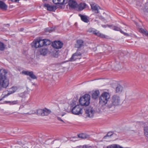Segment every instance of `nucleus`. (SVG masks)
Listing matches in <instances>:
<instances>
[{
  "label": "nucleus",
  "mask_w": 148,
  "mask_h": 148,
  "mask_svg": "<svg viewBox=\"0 0 148 148\" xmlns=\"http://www.w3.org/2000/svg\"><path fill=\"white\" fill-rule=\"evenodd\" d=\"M68 4L69 8L72 9H75L77 7L78 4L77 3L73 0H70L69 1Z\"/></svg>",
  "instance_id": "ddd939ff"
},
{
  "label": "nucleus",
  "mask_w": 148,
  "mask_h": 148,
  "mask_svg": "<svg viewBox=\"0 0 148 148\" xmlns=\"http://www.w3.org/2000/svg\"><path fill=\"white\" fill-rule=\"evenodd\" d=\"M119 31H120V32L121 33H122V34H124V32L123 31H122L121 29H120V30H119Z\"/></svg>",
  "instance_id": "a19ab883"
},
{
  "label": "nucleus",
  "mask_w": 148,
  "mask_h": 148,
  "mask_svg": "<svg viewBox=\"0 0 148 148\" xmlns=\"http://www.w3.org/2000/svg\"><path fill=\"white\" fill-rule=\"evenodd\" d=\"M19 0H11V1L15 3H19Z\"/></svg>",
  "instance_id": "e433bc0d"
},
{
  "label": "nucleus",
  "mask_w": 148,
  "mask_h": 148,
  "mask_svg": "<svg viewBox=\"0 0 148 148\" xmlns=\"http://www.w3.org/2000/svg\"><path fill=\"white\" fill-rule=\"evenodd\" d=\"M90 95L86 94L80 98L79 102L82 106H88L90 103Z\"/></svg>",
  "instance_id": "20e7f679"
},
{
  "label": "nucleus",
  "mask_w": 148,
  "mask_h": 148,
  "mask_svg": "<svg viewBox=\"0 0 148 148\" xmlns=\"http://www.w3.org/2000/svg\"><path fill=\"white\" fill-rule=\"evenodd\" d=\"M139 32L148 37V32L146 29L141 28L139 30Z\"/></svg>",
  "instance_id": "393cba45"
},
{
  "label": "nucleus",
  "mask_w": 148,
  "mask_h": 148,
  "mask_svg": "<svg viewBox=\"0 0 148 148\" xmlns=\"http://www.w3.org/2000/svg\"><path fill=\"white\" fill-rule=\"evenodd\" d=\"M112 135H113V133L112 132H109L107 133V135L106 136H105L103 137V140L106 139L107 137L110 136H112Z\"/></svg>",
  "instance_id": "cd10ccee"
},
{
  "label": "nucleus",
  "mask_w": 148,
  "mask_h": 148,
  "mask_svg": "<svg viewBox=\"0 0 148 148\" xmlns=\"http://www.w3.org/2000/svg\"><path fill=\"white\" fill-rule=\"evenodd\" d=\"M57 119L58 120L61 121L63 122H64V121L60 118L59 117H57Z\"/></svg>",
  "instance_id": "c9c22d12"
},
{
  "label": "nucleus",
  "mask_w": 148,
  "mask_h": 148,
  "mask_svg": "<svg viewBox=\"0 0 148 148\" xmlns=\"http://www.w3.org/2000/svg\"><path fill=\"white\" fill-rule=\"evenodd\" d=\"M65 0H53V2L54 4H56L63 5L66 3V2H65Z\"/></svg>",
  "instance_id": "f3484780"
},
{
  "label": "nucleus",
  "mask_w": 148,
  "mask_h": 148,
  "mask_svg": "<svg viewBox=\"0 0 148 148\" xmlns=\"http://www.w3.org/2000/svg\"><path fill=\"white\" fill-rule=\"evenodd\" d=\"M123 34H124L126 36H129V34L127 33H125V32H124Z\"/></svg>",
  "instance_id": "ea45409f"
},
{
  "label": "nucleus",
  "mask_w": 148,
  "mask_h": 148,
  "mask_svg": "<svg viewBox=\"0 0 148 148\" xmlns=\"http://www.w3.org/2000/svg\"><path fill=\"white\" fill-rule=\"evenodd\" d=\"M78 136L79 138L82 139L86 138L88 137V136L86 134H82L78 135Z\"/></svg>",
  "instance_id": "a878e982"
},
{
  "label": "nucleus",
  "mask_w": 148,
  "mask_h": 148,
  "mask_svg": "<svg viewBox=\"0 0 148 148\" xmlns=\"http://www.w3.org/2000/svg\"><path fill=\"white\" fill-rule=\"evenodd\" d=\"M121 148H123V147H121Z\"/></svg>",
  "instance_id": "49530a36"
},
{
  "label": "nucleus",
  "mask_w": 148,
  "mask_h": 148,
  "mask_svg": "<svg viewBox=\"0 0 148 148\" xmlns=\"http://www.w3.org/2000/svg\"><path fill=\"white\" fill-rule=\"evenodd\" d=\"M18 100H15L12 101L11 102V105H14L17 104L18 103Z\"/></svg>",
  "instance_id": "2f4dec72"
},
{
  "label": "nucleus",
  "mask_w": 148,
  "mask_h": 148,
  "mask_svg": "<svg viewBox=\"0 0 148 148\" xmlns=\"http://www.w3.org/2000/svg\"><path fill=\"white\" fill-rule=\"evenodd\" d=\"M91 9L93 11L96 13H99V10L101 8L99 6L97 5L92 4L91 5Z\"/></svg>",
  "instance_id": "2eb2a0df"
},
{
  "label": "nucleus",
  "mask_w": 148,
  "mask_h": 148,
  "mask_svg": "<svg viewBox=\"0 0 148 148\" xmlns=\"http://www.w3.org/2000/svg\"><path fill=\"white\" fill-rule=\"evenodd\" d=\"M23 29H23V28H21V29H20V31H23Z\"/></svg>",
  "instance_id": "79ce46f5"
},
{
  "label": "nucleus",
  "mask_w": 148,
  "mask_h": 148,
  "mask_svg": "<svg viewBox=\"0 0 148 148\" xmlns=\"http://www.w3.org/2000/svg\"><path fill=\"white\" fill-rule=\"evenodd\" d=\"M110 96L109 93L106 92L103 93L99 98V103L102 106L105 105L108 103Z\"/></svg>",
  "instance_id": "7ed1b4c3"
},
{
  "label": "nucleus",
  "mask_w": 148,
  "mask_h": 148,
  "mask_svg": "<svg viewBox=\"0 0 148 148\" xmlns=\"http://www.w3.org/2000/svg\"><path fill=\"white\" fill-rule=\"evenodd\" d=\"M22 73L25 75H29L31 78L33 79L37 78L36 77L34 74L33 71H22Z\"/></svg>",
  "instance_id": "f8f14e48"
},
{
  "label": "nucleus",
  "mask_w": 148,
  "mask_h": 148,
  "mask_svg": "<svg viewBox=\"0 0 148 148\" xmlns=\"http://www.w3.org/2000/svg\"><path fill=\"white\" fill-rule=\"evenodd\" d=\"M87 32L90 33H92L95 35L100 37L101 38H105V36L99 32L95 29L90 28L87 30Z\"/></svg>",
  "instance_id": "6e6552de"
},
{
  "label": "nucleus",
  "mask_w": 148,
  "mask_h": 148,
  "mask_svg": "<svg viewBox=\"0 0 148 148\" xmlns=\"http://www.w3.org/2000/svg\"><path fill=\"white\" fill-rule=\"evenodd\" d=\"M44 7H47V10L49 11H53L56 9L55 6H51L49 4H45L44 5Z\"/></svg>",
  "instance_id": "a211bd4d"
},
{
  "label": "nucleus",
  "mask_w": 148,
  "mask_h": 148,
  "mask_svg": "<svg viewBox=\"0 0 148 148\" xmlns=\"http://www.w3.org/2000/svg\"><path fill=\"white\" fill-rule=\"evenodd\" d=\"M12 93V92H11V93H9V92L7 94L5 95L3 97H6L8 96V95H10V94Z\"/></svg>",
  "instance_id": "4c0bfd02"
},
{
  "label": "nucleus",
  "mask_w": 148,
  "mask_h": 148,
  "mask_svg": "<svg viewBox=\"0 0 148 148\" xmlns=\"http://www.w3.org/2000/svg\"><path fill=\"white\" fill-rule=\"evenodd\" d=\"M11 101H5V103H9L10 104V105H11Z\"/></svg>",
  "instance_id": "58836bf2"
},
{
  "label": "nucleus",
  "mask_w": 148,
  "mask_h": 148,
  "mask_svg": "<svg viewBox=\"0 0 148 148\" xmlns=\"http://www.w3.org/2000/svg\"><path fill=\"white\" fill-rule=\"evenodd\" d=\"M51 112V110L46 108L44 109H39L37 110V114L41 116H47Z\"/></svg>",
  "instance_id": "39448f33"
},
{
  "label": "nucleus",
  "mask_w": 148,
  "mask_h": 148,
  "mask_svg": "<svg viewBox=\"0 0 148 148\" xmlns=\"http://www.w3.org/2000/svg\"><path fill=\"white\" fill-rule=\"evenodd\" d=\"M7 25L9 26V24H7Z\"/></svg>",
  "instance_id": "a18cd8bd"
},
{
  "label": "nucleus",
  "mask_w": 148,
  "mask_h": 148,
  "mask_svg": "<svg viewBox=\"0 0 148 148\" xmlns=\"http://www.w3.org/2000/svg\"><path fill=\"white\" fill-rule=\"evenodd\" d=\"M48 52V50L46 48H42L40 49V54L43 56H45Z\"/></svg>",
  "instance_id": "aec40b11"
},
{
  "label": "nucleus",
  "mask_w": 148,
  "mask_h": 148,
  "mask_svg": "<svg viewBox=\"0 0 148 148\" xmlns=\"http://www.w3.org/2000/svg\"><path fill=\"white\" fill-rule=\"evenodd\" d=\"M63 45L62 42L60 41H55L52 43V46L55 48H61Z\"/></svg>",
  "instance_id": "9d476101"
},
{
  "label": "nucleus",
  "mask_w": 148,
  "mask_h": 148,
  "mask_svg": "<svg viewBox=\"0 0 148 148\" xmlns=\"http://www.w3.org/2000/svg\"><path fill=\"white\" fill-rule=\"evenodd\" d=\"M123 87L120 85H117L116 88V92H121L123 90Z\"/></svg>",
  "instance_id": "b1692460"
},
{
  "label": "nucleus",
  "mask_w": 148,
  "mask_h": 148,
  "mask_svg": "<svg viewBox=\"0 0 148 148\" xmlns=\"http://www.w3.org/2000/svg\"><path fill=\"white\" fill-rule=\"evenodd\" d=\"M7 5L3 1H0V8L2 10H6Z\"/></svg>",
  "instance_id": "412c9836"
},
{
  "label": "nucleus",
  "mask_w": 148,
  "mask_h": 148,
  "mask_svg": "<svg viewBox=\"0 0 148 148\" xmlns=\"http://www.w3.org/2000/svg\"><path fill=\"white\" fill-rule=\"evenodd\" d=\"M38 44L41 47L44 46L49 45L51 43V41L47 39H38Z\"/></svg>",
  "instance_id": "0eeeda50"
},
{
  "label": "nucleus",
  "mask_w": 148,
  "mask_h": 148,
  "mask_svg": "<svg viewBox=\"0 0 148 148\" xmlns=\"http://www.w3.org/2000/svg\"><path fill=\"white\" fill-rule=\"evenodd\" d=\"M136 6L139 9H142L141 8V7L142 6V4L140 3L139 2H137L136 3Z\"/></svg>",
  "instance_id": "c756f323"
},
{
  "label": "nucleus",
  "mask_w": 148,
  "mask_h": 148,
  "mask_svg": "<svg viewBox=\"0 0 148 148\" xmlns=\"http://www.w3.org/2000/svg\"><path fill=\"white\" fill-rule=\"evenodd\" d=\"M144 132L145 135L147 137H148V126H145Z\"/></svg>",
  "instance_id": "bb28decb"
},
{
  "label": "nucleus",
  "mask_w": 148,
  "mask_h": 148,
  "mask_svg": "<svg viewBox=\"0 0 148 148\" xmlns=\"http://www.w3.org/2000/svg\"><path fill=\"white\" fill-rule=\"evenodd\" d=\"M86 6V5L84 3H81L79 5H78L77 7L78 10L79 11H81L85 8Z\"/></svg>",
  "instance_id": "6ab92c4d"
},
{
  "label": "nucleus",
  "mask_w": 148,
  "mask_h": 148,
  "mask_svg": "<svg viewBox=\"0 0 148 148\" xmlns=\"http://www.w3.org/2000/svg\"><path fill=\"white\" fill-rule=\"evenodd\" d=\"M12 89V90H13V91L12 92V93H14L17 90V88L16 87H13Z\"/></svg>",
  "instance_id": "72a5a7b5"
},
{
  "label": "nucleus",
  "mask_w": 148,
  "mask_h": 148,
  "mask_svg": "<svg viewBox=\"0 0 148 148\" xmlns=\"http://www.w3.org/2000/svg\"><path fill=\"white\" fill-rule=\"evenodd\" d=\"M81 55V53L77 50V51L72 55L71 58L70 59L69 61H74L78 58V57L79 56H80Z\"/></svg>",
  "instance_id": "9b49d317"
},
{
  "label": "nucleus",
  "mask_w": 148,
  "mask_h": 148,
  "mask_svg": "<svg viewBox=\"0 0 148 148\" xmlns=\"http://www.w3.org/2000/svg\"><path fill=\"white\" fill-rule=\"evenodd\" d=\"M120 103V98L118 95H113L111 99V103L110 104H107L106 105L108 108H111L112 106H117L119 105Z\"/></svg>",
  "instance_id": "f03ea898"
},
{
  "label": "nucleus",
  "mask_w": 148,
  "mask_h": 148,
  "mask_svg": "<svg viewBox=\"0 0 148 148\" xmlns=\"http://www.w3.org/2000/svg\"><path fill=\"white\" fill-rule=\"evenodd\" d=\"M108 26L109 27H112V25H108Z\"/></svg>",
  "instance_id": "37998d69"
},
{
  "label": "nucleus",
  "mask_w": 148,
  "mask_h": 148,
  "mask_svg": "<svg viewBox=\"0 0 148 148\" xmlns=\"http://www.w3.org/2000/svg\"><path fill=\"white\" fill-rule=\"evenodd\" d=\"M53 56L57 58L58 57V53L56 52L55 53H53Z\"/></svg>",
  "instance_id": "f704fd0d"
},
{
  "label": "nucleus",
  "mask_w": 148,
  "mask_h": 148,
  "mask_svg": "<svg viewBox=\"0 0 148 148\" xmlns=\"http://www.w3.org/2000/svg\"><path fill=\"white\" fill-rule=\"evenodd\" d=\"M72 113L75 115L82 114V108L79 105L75 106L71 109Z\"/></svg>",
  "instance_id": "423d86ee"
},
{
  "label": "nucleus",
  "mask_w": 148,
  "mask_h": 148,
  "mask_svg": "<svg viewBox=\"0 0 148 148\" xmlns=\"http://www.w3.org/2000/svg\"><path fill=\"white\" fill-rule=\"evenodd\" d=\"M7 72L5 69L0 70V89L1 87L6 88L8 85V80L5 77Z\"/></svg>",
  "instance_id": "f257e3e1"
},
{
  "label": "nucleus",
  "mask_w": 148,
  "mask_h": 148,
  "mask_svg": "<svg viewBox=\"0 0 148 148\" xmlns=\"http://www.w3.org/2000/svg\"><path fill=\"white\" fill-rule=\"evenodd\" d=\"M99 90H97L94 92L92 94V98L94 99H96L99 95Z\"/></svg>",
  "instance_id": "4be33fe9"
},
{
  "label": "nucleus",
  "mask_w": 148,
  "mask_h": 148,
  "mask_svg": "<svg viewBox=\"0 0 148 148\" xmlns=\"http://www.w3.org/2000/svg\"><path fill=\"white\" fill-rule=\"evenodd\" d=\"M84 41L82 40H77L75 44V47L79 49L83 46Z\"/></svg>",
  "instance_id": "4468645a"
},
{
  "label": "nucleus",
  "mask_w": 148,
  "mask_h": 148,
  "mask_svg": "<svg viewBox=\"0 0 148 148\" xmlns=\"http://www.w3.org/2000/svg\"><path fill=\"white\" fill-rule=\"evenodd\" d=\"M79 16L80 17L81 20L83 22L86 23H88L89 22V17L87 16L82 15L81 14H79Z\"/></svg>",
  "instance_id": "dca6fc26"
},
{
  "label": "nucleus",
  "mask_w": 148,
  "mask_h": 148,
  "mask_svg": "<svg viewBox=\"0 0 148 148\" xmlns=\"http://www.w3.org/2000/svg\"><path fill=\"white\" fill-rule=\"evenodd\" d=\"M112 29L116 31H119L120 30V28L116 26H114L112 28Z\"/></svg>",
  "instance_id": "7c9ffc66"
},
{
  "label": "nucleus",
  "mask_w": 148,
  "mask_h": 148,
  "mask_svg": "<svg viewBox=\"0 0 148 148\" xmlns=\"http://www.w3.org/2000/svg\"><path fill=\"white\" fill-rule=\"evenodd\" d=\"M5 48V47L4 44L0 41V50L3 51Z\"/></svg>",
  "instance_id": "c85d7f7f"
},
{
  "label": "nucleus",
  "mask_w": 148,
  "mask_h": 148,
  "mask_svg": "<svg viewBox=\"0 0 148 148\" xmlns=\"http://www.w3.org/2000/svg\"><path fill=\"white\" fill-rule=\"evenodd\" d=\"M80 148H92V147L87 145H84L82 147L81 146Z\"/></svg>",
  "instance_id": "473e14b6"
},
{
  "label": "nucleus",
  "mask_w": 148,
  "mask_h": 148,
  "mask_svg": "<svg viewBox=\"0 0 148 148\" xmlns=\"http://www.w3.org/2000/svg\"><path fill=\"white\" fill-rule=\"evenodd\" d=\"M37 43H38V39L34 40L33 41L32 43V45L34 46L36 48L40 47V45H38Z\"/></svg>",
  "instance_id": "5701e85b"
},
{
  "label": "nucleus",
  "mask_w": 148,
  "mask_h": 148,
  "mask_svg": "<svg viewBox=\"0 0 148 148\" xmlns=\"http://www.w3.org/2000/svg\"><path fill=\"white\" fill-rule=\"evenodd\" d=\"M65 113H64V114H62L61 115V116H64V115H65Z\"/></svg>",
  "instance_id": "c03bdc74"
},
{
  "label": "nucleus",
  "mask_w": 148,
  "mask_h": 148,
  "mask_svg": "<svg viewBox=\"0 0 148 148\" xmlns=\"http://www.w3.org/2000/svg\"><path fill=\"white\" fill-rule=\"evenodd\" d=\"M85 114L86 117L89 118L92 117L95 113V111L91 107H89L85 109Z\"/></svg>",
  "instance_id": "1a4fd4ad"
}]
</instances>
